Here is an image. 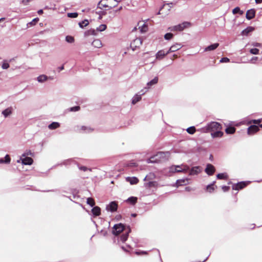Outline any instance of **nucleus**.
Segmentation results:
<instances>
[{
    "label": "nucleus",
    "instance_id": "f257e3e1",
    "mask_svg": "<svg viewBox=\"0 0 262 262\" xmlns=\"http://www.w3.org/2000/svg\"><path fill=\"white\" fill-rule=\"evenodd\" d=\"M132 230L129 226L120 223L116 224L112 228V233L114 235V242L119 244L120 242L124 243L128 238Z\"/></svg>",
    "mask_w": 262,
    "mask_h": 262
},
{
    "label": "nucleus",
    "instance_id": "f03ea898",
    "mask_svg": "<svg viewBox=\"0 0 262 262\" xmlns=\"http://www.w3.org/2000/svg\"><path fill=\"white\" fill-rule=\"evenodd\" d=\"M222 128L221 124L217 122L212 121L207 123V125L201 128V130L204 133H211L217 130Z\"/></svg>",
    "mask_w": 262,
    "mask_h": 262
},
{
    "label": "nucleus",
    "instance_id": "7ed1b4c3",
    "mask_svg": "<svg viewBox=\"0 0 262 262\" xmlns=\"http://www.w3.org/2000/svg\"><path fill=\"white\" fill-rule=\"evenodd\" d=\"M170 155V152L167 151H159L156 155V160H158V163L160 161H165L168 160Z\"/></svg>",
    "mask_w": 262,
    "mask_h": 262
},
{
    "label": "nucleus",
    "instance_id": "20e7f679",
    "mask_svg": "<svg viewBox=\"0 0 262 262\" xmlns=\"http://www.w3.org/2000/svg\"><path fill=\"white\" fill-rule=\"evenodd\" d=\"M189 25L190 23L187 21H184L182 24H179L177 25L172 26L169 28V29H170L171 31H181L183 30L185 28H187Z\"/></svg>",
    "mask_w": 262,
    "mask_h": 262
},
{
    "label": "nucleus",
    "instance_id": "39448f33",
    "mask_svg": "<svg viewBox=\"0 0 262 262\" xmlns=\"http://www.w3.org/2000/svg\"><path fill=\"white\" fill-rule=\"evenodd\" d=\"M249 183V181H241L236 184H233L232 186L233 190H239L245 188Z\"/></svg>",
    "mask_w": 262,
    "mask_h": 262
},
{
    "label": "nucleus",
    "instance_id": "423d86ee",
    "mask_svg": "<svg viewBox=\"0 0 262 262\" xmlns=\"http://www.w3.org/2000/svg\"><path fill=\"white\" fill-rule=\"evenodd\" d=\"M118 207V202L117 201H112L106 205V210L111 212H114L117 211Z\"/></svg>",
    "mask_w": 262,
    "mask_h": 262
},
{
    "label": "nucleus",
    "instance_id": "0eeeda50",
    "mask_svg": "<svg viewBox=\"0 0 262 262\" xmlns=\"http://www.w3.org/2000/svg\"><path fill=\"white\" fill-rule=\"evenodd\" d=\"M20 161L23 165H31L33 163L32 158L28 157L21 156L20 159L17 161V162L19 163Z\"/></svg>",
    "mask_w": 262,
    "mask_h": 262
},
{
    "label": "nucleus",
    "instance_id": "6e6552de",
    "mask_svg": "<svg viewBox=\"0 0 262 262\" xmlns=\"http://www.w3.org/2000/svg\"><path fill=\"white\" fill-rule=\"evenodd\" d=\"M142 40L140 38H136L130 43V48L133 51H135L142 45Z\"/></svg>",
    "mask_w": 262,
    "mask_h": 262
},
{
    "label": "nucleus",
    "instance_id": "1a4fd4ad",
    "mask_svg": "<svg viewBox=\"0 0 262 262\" xmlns=\"http://www.w3.org/2000/svg\"><path fill=\"white\" fill-rule=\"evenodd\" d=\"M215 171V167L211 164L208 163L206 165L205 172L209 176H212Z\"/></svg>",
    "mask_w": 262,
    "mask_h": 262
},
{
    "label": "nucleus",
    "instance_id": "9d476101",
    "mask_svg": "<svg viewBox=\"0 0 262 262\" xmlns=\"http://www.w3.org/2000/svg\"><path fill=\"white\" fill-rule=\"evenodd\" d=\"M259 130V126L257 125H251L247 129V134L249 135H252Z\"/></svg>",
    "mask_w": 262,
    "mask_h": 262
},
{
    "label": "nucleus",
    "instance_id": "9b49d317",
    "mask_svg": "<svg viewBox=\"0 0 262 262\" xmlns=\"http://www.w3.org/2000/svg\"><path fill=\"white\" fill-rule=\"evenodd\" d=\"M189 179L183 178L182 179L177 180L173 186L179 187L180 186L187 185L188 183Z\"/></svg>",
    "mask_w": 262,
    "mask_h": 262
},
{
    "label": "nucleus",
    "instance_id": "f8f14e48",
    "mask_svg": "<svg viewBox=\"0 0 262 262\" xmlns=\"http://www.w3.org/2000/svg\"><path fill=\"white\" fill-rule=\"evenodd\" d=\"M201 171V168L199 166H193L190 168V170L189 172V176H194V175H198L199 173H200Z\"/></svg>",
    "mask_w": 262,
    "mask_h": 262
},
{
    "label": "nucleus",
    "instance_id": "ddd939ff",
    "mask_svg": "<svg viewBox=\"0 0 262 262\" xmlns=\"http://www.w3.org/2000/svg\"><path fill=\"white\" fill-rule=\"evenodd\" d=\"M255 16V10L254 9L248 10L246 14V17L248 20H251Z\"/></svg>",
    "mask_w": 262,
    "mask_h": 262
},
{
    "label": "nucleus",
    "instance_id": "4468645a",
    "mask_svg": "<svg viewBox=\"0 0 262 262\" xmlns=\"http://www.w3.org/2000/svg\"><path fill=\"white\" fill-rule=\"evenodd\" d=\"M139 93V95L136 94L133 98L132 101L133 104H135L138 102H139L141 99V96L143 95L145 92L143 91V90H142Z\"/></svg>",
    "mask_w": 262,
    "mask_h": 262
},
{
    "label": "nucleus",
    "instance_id": "2eb2a0df",
    "mask_svg": "<svg viewBox=\"0 0 262 262\" xmlns=\"http://www.w3.org/2000/svg\"><path fill=\"white\" fill-rule=\"evenodd\" d=\"M221 130H222V129H217V130L211 133V137L213 138L222 137L224 135V133Z\"/></svg>",
    "mask_w": 262,
    "mask_h": 262
},
{
    "label": "nucleus",
    "instance_id": "dca6fc26",
    "mask_svg": "<svg viewBox=\"0 0 262 262\" xmlns=\"http://www.w3.org/2000/svg\"><path fill=\"white\" fill-rule=\"evenodd\" d=\"M219 46V43L217 42L211 44L204 49V51H211L215 50Z\"/></svg>",
    "mask_w": 262,
    "mask_h": 262
},
{
    "label": "nucleus",
    "instance_id": "f3484780",
    "mask_svg": "<svg viewBox=\"0 0 262 262\" xmlns=\"http://www.w3.org/2000/svg\"><path fill=\"white\" fill-rule=\"evenodd\" d=\"M92 213L94 216H98L101 214V209L98 206H93L91 210Z\"/></svg>",
    "mask_w": 262,
    "mask_h": 262
},
{
    "label": "nucleus",
    "instance_id": "a211bd4d",
    "mask_svg": "<svg viewBox=\"0 0 262 262\" xmlns=\"http://www.w3.org/2000/svg\"><path fill=\"white\" fill-rule=\"evenodd\" d=\"M126 180L127 182H129L131 185H135L139 182L138 179L136 177H128L126 178Z\"/></svg>",
    "mask_w": 262,
    "mask_h": 262
},
{
    "label": "nucleus",
    "instance_id": "6ab92c4d",
    "mask_svg": "<svg viewBox=\"0 0 262 262\" xmlns=\"http://www.w3.org/2000/svg\"><path fill=\"white\" fill-rule=\"evenodd\" d=\"M12 110L13 109L12 107H9L3 110L2 112V114L5 118H7L12 113Z\"/></svg>",
    "mask_w": 262,
    "mask_h": 262
},
{
    "label": "nucleus",
    "instance_id": "aec40b11",
    "mask_svg": "<svg viewBox=\"0 0 262 262\" xmlns=\"http://www.w3.org/2000/svg\"><path fill=\"white\" fill-rule=\"evenodd\" d=\"M137 198L136 196H130L127 199H126L125 201L126 203L130 204V205H134L136 204L137 202Z\"/></svg>",
    "mask_w": 262,
    "mask_h": 262
},
{
    "label": "nucleus",
    "instance_id": "412c9836",
    "mask_svg": "<svg viewBox=\"0 0 262 262\" xmlns=\"http://www.w3.org/2000/svg\"><path fill=\"white\" fill-rule=\"evenodd\" d=\"M11 158L9 155H6L4 158H0V164H8L10 163Z\"/></svg>",
    "mask_w": 262,
    "mask_h": 262
},
{
    "label": "nucleus",
    "instance_id": "4be33fe9",
    "mask_svg": "<svg viewBox=\"0 0 262 262\" xmlns=\"http://www.w3.org/2000/svg\"><path fill=\"white\" fill-rule=\"evenodd\" d=\"M235 130H236V128L235 127L229 125V126H228L226 127V128L225 129V133L227 134L232 135V134H233L235 132Z\"/></svg>",
    "mask_w": 262,
    "mask_h": 262
},
{
    "label": "nucleus",
    "instance_id": "5701e85b",
    "mask_svg": "<svg viewBox=\"0 0 262 262\" xmlns=\"http://www.w3.org/2000/svg\"><path fill=\"white\" fill-rule=\"evenodd\" d=\"M166 54H165V51L163 50H160L157 53H156V58L157 59H163L165 56H166Z\"/></svg>",
    "mask_w": 262,
    "mask_h": 262
},
{
    "label": "nucleus",
    "instance_id": "b1692460",
    "mask_svg": "<svg viewBox=\"0 0 262 262\" xmlns=\"http://www.w3.org/2000/svg\"><path fill=\"white\" fill-rule=\"evenodd\" d=\"M254 30V28L252 27H248L242 31V35L247 36L249 33L252 32Z\"/></svg>",
    "mask_w": 262,
    "mask_h": 262
},
{
    "label": "nucleus",
    "instance_id": "393cba45",
    "mask_svg": "<svg viewBox=\"0 0 262 262\" xmlns=\"http://www.w3.org/2000/svg\"><path fill=\"white\" fill-rule=\"evenodd\" d=\"M60 124L58 122H53L48 125L50 129L53 130L59 127Z\"/></svg>",
    "mask_w": 262,
    "mask_h": 262
},
{
    "label": "nucleus",
    "instance_id": "a878e982",
    "mask_svg": "<svg viewBox=\"0 0 262 262\" xmlns=\"http://www.w3.org/2000/svg\"><path fill=\"white\" fill-rule=\"evenodd\" d=\"M215 181H213L212 183L206 186V190L210 193H212L215 189L214 184Z\"/></svg>",
    "mask_w": 262,
    "mask_h": 262
},
{
    "label": "nucleus",
    "instance_id": "bb28decb",
    "mask_svg": "<svg viewBox=\"0 0 262 262\" xmlns=\"http://www.w3.org/2000/svg\"><path fill=\"white\" fill-rule=\"evenodd\" d=\"M96 30L94 29H91L89 30L86 31L84 32L85 36H89L90 35H96Z\"/></svg>",
    "mask_w": 262,
    "mask_h": 262
},
{
    "label": "nucleus",
    "instance_id": "cd10ccee",
    "mask_svg": "<svg viewBox=\"0 0 262 262\" xmlns=\"http://www.w3.org/2000/svg\"><path fill=\"white\" fill-rule=\"evenodd\" d=\"M228 178V176L225 172L219 173L216 175V178L219 180H227Z\"/></svg>",
    "mask_w": 262,
    "mask_h": 262
},
{
    "label": "nucleus",
    "instance_id": "c85d7f7f",
    "mask_svg": "<svg viewBox=\"0 0 262 262\" xmlns=\"http://www.w3.org/2000/svg\"><path fill=\"white\" fill-rule=\"evenodd\" d=\"M181 166H182V169H181V170H179L180 171V172H189L190 167L188 165L186 164H181Z\"/></svg>",
    "mask_w": 262,
    "mask_h": 262
},
{
    "label": "nucleus",
    "instance_id": "c756f323",
    "mask_svg": "<svg viewBox=\"0 0 262 262\" xmlns=\"http://www.w3.org/2000/svg\"><path fill=\"white\" fill-rule=\"evenodd\" d=\"M89 24V20L87 19H85L78 23V25L80 28L83 29L85 27H86Z\"/></svg>",
    "mask_w": 262,
    "mask_h": 262
},
{
    "label": "nucleus",
    "instance_id": "7c9ffc66",
    "mask_svg": "<svg viewBox=\"0 0 262 262\" xmlns=\"http://www.w3.org/2000/svg\"><path fill=\"white\" fill-rule=\"evenodd\" d=\"M182 47V46L181 43H176L170 47V50L175 52L181 49Z\"/></svg>",
    "mask_w": 262,
    "mask_h": 262
},
{
    "label": "nucleus",
    "instance_id": "2f4dec72",
    "mask_svg": "<svg viewBox=\"0 0 262 262\" xmlns=\"http://www.w3.org/2000/svg\"><path fill=\"white\" fill-rule=\"evenodd\" d=\"M92 44L94 47L97 48H99L101 47V46H102V42H101V40L98 39H95L92 42Z\"/></svg>",
    "mask_w": 262,
    "mask_h": 262
},
{
    "label": "nucleus",
    "instance_id": "473e14b6",
    "mask_svg": "<svg viewBox=\"0 0 262 262\" xmlns=\"http://www.w3.org/2000/svg\"><path fill=\"white\" fill-rule=\"evenodd\" d=\"M158 79H159L157 76L155 77L152 80L147 82V86L149 87L157 84L158 82Z\"/></svg>",
    "mask_w": 262,
    "mask_h": 262
},
{
    "label": "nucleus",
    "instance_id": "72a5a7b5",
    "mask_svg": "<svg viewBox=\"0 0 262 262\" xmlns=\"http://www.w3.org/2000/svg\"><path fill=\"white\" fill-rule=\"evenodd\" d=\"M147 163H158V160H156V157L155 155L151 156L150 158H148L146 160Z\"/></svg>",
    "mask_w": 262,
    "mask_h": 262
},
{
    "label": "nucleus",
    "instance_id": "f704fd0d",
    "mask_svg": "<svg viewBox=\"0 0 262 262\" xmlns=\"http://www.w3.org/2000/svg\"><path fill=\"white\" fill-rule=\"evenodd\" d=\"M179 167V165H172L169 167V171L170 173L180 172V171L177 170V168Z\"/></svg>",
    "mask_w": 262,
    "mask_h": 262
},
{
    "label": "nucleus",
    "instance_id": "c9c22d12",
    "mask_svg": "<svg viewBox=\"0 0 262 262\" xmlns=\"http://www.w3.org/2000/svg\"><path fill=\"white\" fill-rule=\"evenodd\" d=\"M37 79L39 82L41 83L47 80L48 77L45 75H41L37 77Z\"/></svg>",
    "mask_w": 262,
    "mask_h": 262
},
{
    "label": "nucleus",
    "instance_id": "e433bc0d",
    "mask_svg": "<svg viewBox=\"0 0 262 262\" xmlns=\"http://www.w3.org/2000/svg\"><path fill=\"white\" fill-rule=\"evenodd\" d=\"M39 21V18L38 17L34 18L32 19V20L27 24L28 27L34 26L36 24V23Z\"/></svg>",
    "mask_w": 262,
    "mask_h": 262
},
{
    "label": "nucleus",
    "instance_id": "4c0bfd02",
    "mask_svg": "<svg viewBox=\"0 0 262 262\" xmlns=\"http://www.w3.org/2000/svg\"><path fill=\"white\" fill-rule=\"evenodd\" d=\"M186 131L188 134H189L190 135H193L195 132L196 129L194 126H192L188 127L186 129Z\"/></svg>",
    "mask_w": 262,
    "mask_h": 262
},
{
    "label": "nucleus",
    "instance_id": "58836bf2",
    "mask_svg": "<svg viewBox=\"0 0 262 262\" xmlns=\"http://www.w3.org/2000/svg\"><path fill=\"white\" fill-rule=\"evenodd\" d=\"M232 13L233 14H243L244 12H243V11H242L240 9L239 7H236L232 10Z\"/></svg>",
    "mask_w": 262,
    "mask_h": 262
},
{
    "label": "nucleus",
    "instance_id": "ea45409f",
    "mask_svg": "<svg viewBox=\"0 0 262 262\" xmlns=\"http://www.w3.org/2000/svg\"><path fill=\"white\" fill-rule=\"evenodd\" d=\"M86 203L89 205L91 207H93L95 206V203L94 200L92 198H88L86 199Z\"/></svg>",
    "mask_w": 262,
    "mask_h": 262
},
{
    "label": "nucleus",
    "instance_id": "a19ab883",
    "mask_svg": "<svg viewBox=\"0 0 262 262\" xmlns=\"http://www.w3.org/2000/svg\"><path fill=\"white\" fill-rule=\"evenodd\" d=\"M107 28V26L105 24H101L98 27L96 28V31L102 32L104 31Z\"/></svg>",
    "mask_w": 262,
    "mask_h": 262
},
{
    "label": "nucleus",
    "instance_id": "79ce46f5",
    "mask_svg": "<svg viewBox=\"0 0 262 262\" xmlns=\"http://www.w3.org/2000/svg\"><path fill=\"white\" fill-rule=\"evenodd\" d=\"M261 122H262V118L258 119H253V120H252L250 121L249 122H248V124H251V123H253L254 124L259 126V124Z\"/></svg>",
    "mask_w": 262,
    "mask_h": 262
},
{
    "label": "nucleus",
    "instance_id": "37998d69",
    "mask_svg": "<svg viewBox=\"0 0 262 262\" xmlns=\"http://www.w3.org/2000/svg\"><path fill=\"white\" fill-rule=\"evenodd\" d=\"M80 109V107L78 105L74 106L73 107H71L68 109L69 112H77L79 111Z\"/></svg>",
    "mask_w": 262,
    "mask_h": 262
},
{
    "label": "nucleus",
    "instance_id": "c03bdc74",
    "mask_svg": "<svg viewBox=\"0 0 262 262\" xmlns=\"http://www.w3.org/2000/svg\"><path fill=\"white\" fill-rule=\"evenodd\" d=\"M65 39L67 42L71 43L74 42L75 40L74 37L71 35L66 36Z\"/></svg>",
    "mask_w": 262,
    "mask_h": 262
},
{
    "label": "nucleus",
    "instance_id": "a18cd8bd",
    "mask_svg": "<svg viewBox=\"0 0 262 262\" xmlns=\"http://www.w3.org/2000/svg\"><path fill=\"white\" fill-rule=\"evenodd\" d=\"M96 14L99 15L98 19H101L102 18V16L105 15L106 14V12L105 10L99 11L96 12Z\"/></svg>",
    "mask_w": 262,
    "mask_h": 262
},
{
    "label": "nucleus",
    "instance_id": "49530a36",
    "mask_svg": "<svg viewBox=\"0 0 262 262\" xmlns=\"http://www.w3.org/2000/svg\"><path fill=\"white\" fill-rule=\"evenodd\" d=\"M78 15V14L77 12H71V13H68L67 14V16L68 17L72 18H75L77 17Z\"/></svg>",
    "mask_w": 262,
    "mask_h": 262
},
{
    "label": "nucleus",
    "instance_id": "de8ad7c7",
    "mask_svg": "<svg viewBox=\"0 0 262 262\" xmlns=\"http://www.w3.org/2000/svg\"><path fill=\"white\" fill-rule=\"evenodd\" d=\"M249 52L251 54L257 55L259 54V50L257 48H254L251 49Z\"/></svg>",
    "mask_w": 262,
    "mask_h": 262
},
{
    "label": "nucleus",
    "instance_id": "09e8293b",
    "mask_svg": "<svg viewBox=\"0 0 262 262\" xmlns=\"http://www.w3.org/2000/svg\"><path fill=\"white\" fill-rule=\"evenodd\" d=\"M139 29L141 33H145L147 31V26L144 24L141 27H139Z\"/></svg>",
    "mask_w": 262,
    "mask_h": 262
},
{
    "label": "nucleus",
    "instance_id": "8fccbe9b",
    "mask_svg": "<svg viewBox=\"0 0 262 262\" xmlns=\"http://www.w3.org/2000/svg\"><path fill=\"white\" fill-rule=\"evenodd\" d=\"M173 37V34L171 33H167L164 35V39L169 40Z\"/></svg>",
    "mask_w": 262,
    "mask_h": 262
},
{
    "label": "nucleus",
    "instance_id": "3c124183",
    "mask_svg": "<svg viewBox=\"0 0 262 262\" xmlns=\"http://www.w3.org/2000/svg\"><path fill=\"white\" fill-rule=\"evenodd\" d=\"M10 67L9 64L7 62L6 60H4V62L2 65V68L3 69H8Z\"/></svg>",
    "mask_w": 262,
    "mask_h": 262
},
{
    "label": "nucleus",
    "instance_id": "603ef678",
    "mask_svg": "<svg viewBox=\"0 0 262 262\" xmlns=\"http://www.w3.org/2000/svg\"><path fill=\"white\" fill-rule=\"evenodd\" d=\"M78 167L79 169H80V170H82L83 171H85L88 170H89L90 171L92 170L91 168H88V167L84 166H80L79 165H78Z\"/></svg>",
    "mask_w": 262,
    "mask_h": 262
},
{
    "label": "nucleus",
    "instance_id": "864d4df0",
    "mask_svg": "<svg viewBox=\"0 0 262 262\" xmlns=\"http://www.w3.org/2000/svg\"><path fill=\"white\" fill-rule=\"evenodd\" d=\"M34 155L33 153H32L31 152V150H28V151H26V152H25L23 155H22V157H28V156H33Z\"/></svg>",
    "mask_w": 262,
    "mask_h": 262
},
{
    "label": "nucleus",
    "instance_id": "5fc2aeb1",
    "mask_svg": "<svg viewBox=\"0 0 262 262\" xmlns=\"http://www.w3.org/2000/svg\"><path fill=\"white\" fill-rule=\"evenodd\" d=\"M230 59L228 57H224L221 59L220 62L221 63H227L229 62Z\"/></svg>",
    "mask_w": 262,
    "mask_h": 262
},
{
    "label": "nucleus",
    "instance_id": "6e6d98bb",
    "mask_svg": "<svg viewBox=\"0 0 262 262\" xmlns=\"http://www.w3.org/2000/svg\"><path fill=\"white\" fill-rule=\"evenodd\" d=\"M127 166L132 167H135L137 166V164L134 162L130 161L127 164Z\"/></svg>",
    "mask_w": 262,
    "mask_h": 262
},
{
    "label": "nucleus",
    "instance_id": "4d7b16f0",
    "mask_svg": "<svg viewBox=\"0 0 262 262\" xmlns=\"http://www.w3.org/2000/svg\"><path fill=\"white\" fill-rule=\"evenodd\" d=\"M103 7H108V6L107 5H105H105L101 4V1H100L98 4L97 8L102 9V8H103Z\"/></svg>",
    "mask_w": 262,
    "mask_h": 262
},
{
    "label": "nucleus",
    "instance_id": "13d9d810",
    "mask_svg": "<svg viewBox=\"0 0 262 262\" xmlns=\"http://www.w3.org/2000/svg\"><path fill=\"white\" fill-rule=\"evenodd\" d=\"M222 189L224 192H227L230 189V187L224 185L222 187Z\"/></svg>",
    "mask_w": 262,
    "mask_h": 262
},
{
    "label": "nucleus",
    "instance_id": "bf43d9fd",
    "mask_svg": "<svg viewBox=\"0 0 262 262\" xmlns=\"http://www.w3.org/2000/svg\"><path fill=\"white\" fill-rule=\"evenodd\" d=\"M73 159H68V160H65L63 162V164L64 165H68V164H69L71 162L73 161Z\"/></svg>",
    "mask_w": 262,
    "mask_h": 262
},
{
    "label": "nucleus",
    "instance_id": "052dcab7",
    "mask_svg": "<svg viewBox=\"0 0 262 262\" xmlns=\"http://www.w3.org/2000/svg\"><path fill=\"white\" fill-rule=\"evenodd\" d=\"M155 181H149L147 183V185L149 187H153L155 186Z\"/></svg>",
    "mask_w": 262,
    "mask_h": 262
},
{
    "label": "nucleus",
    "instance_id": "680f3d73",
    "mask_svg": "<svg viewBox=\"0 0 262 262\" xmlns=\"http://www.w3.org/2000/svg\"><path fill=\"white\" fill-rule=\"evenodd\" d=\"M31 1V0H22L21 3L24 5H28V3H29Z\"/></svg>",
    "mask_w": 262,
    "mask_h": 262
},
{
    "label": "nucleus",
    "instance_id": "e2e57ef3",
    "mask_svg": "<svg viewBox=\"0 0 262 262\" xmlns=\"http://www.w3.org/2000/svg\"><path fill=\"white\" fill-rule=\"evenodd\" d=\"M258 59V57H253L251 59V62L252 63H254L255 61L257 60Z\"/></svg>",
    "mask_w": 262,
    "mask_h": 262
},
{
    "label": "nucleus",
    "instance_id": "0e129e2a",
    "mask_svg": "<svg viewBox=\"0 0 262 262\" xmlns=\"http://www.w3.org/2000/svg\"><path fill=\"white\" fill-rule=\"evenodd\" d=\"M252 45L254 47H259L260 46V43L258 42H254L252 44Z\"/></svg>",
    "mask_w": 262,
    "mask_h": 262
},
{
    "label": "nucleus",
    "instance_id": "69168bd1",
    "mask_svg": "<svg viewBox=\"0 0 262 262\" xmlns=\"http://www.w3.org/2000/svg\"><path fill=\"white\" fill-rule=\"evenodd\" d=\"M136 253L137 255H140L141 254H146L147 252L146 251H140V252H136Z\"/></svg>",
    "mask_w": 262,
    "mask_h": 262
},
{
    "label": "nucleus",
    "instance_id": "338daca9",
    "mask_svg": "<svg viewBox=\"0 0 262 262\" xmlns=\"http://www.w3.org/2000/svg\"><path fill=\"white\" fill-rule=\"evenodd\" d=\"M81 129L82 130L85 131V132H86V130L87 129H88V130H90V128H88L86 126H81Z\"/></svg>",
    "mask_w": 262,
    "mask_h": 262
},
{
    "label": "nucleus",
    "instance_id": "774afa93",
    "mask_svg": "<svg viewBox=\"0 0 262 262\" xmlns=\"http://www.w3.org/2000/svg\"><path fill=\"white\" fill-rule=\"evenodd\" d=\"M63 69H64V65H62L61 66L58 68V70L59 72L60 71L63 70Z\"/></svg>",
    "mask_w": 262,
    "mask_h": 262
}]
</instances>
